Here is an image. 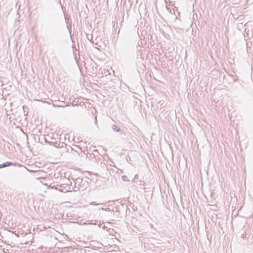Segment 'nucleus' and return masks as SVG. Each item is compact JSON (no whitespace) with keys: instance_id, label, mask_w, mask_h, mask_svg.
I'll return each instance as SVG.
<instances>
[{"instance_id":"6","label":"nucleus","mask_w":253,"mask_h":253,"mask_svg":"<svg viewBox=\"0 0 253 253\" xmlns=\"http://www.w3.org/2000/svg\"><path fill=\"white\" fill-rule=\"evenodd\" d=\"M93 37H92V36L91 35H87V39L92 43H94V41L92 39Z\"/></svg>"},{"instance_id":"2","label":"nucleus","mask_w":253,"mask_h":253,"mask_svg":"<svg viewBox=\"0 0 253 253\" xmlns=\"http://www.w3.org/2000/svg\"><path fill=\"white\" fill-rule=\"evenodd\" d=\"M74 181L75 186L73 188V190L74 191H77L80 189L79 186H80L81 183L82 182L83 179L80 177H78L76 178V180H74Z\"/></svg>"},{"instance_id":"21","label":"nucleus","mask_w":253,"mask_h":253,"mask_svg":"<svg viewBox=\"0 0 253 253\" xmlns=\"http://www.w3.org/2000/svg\"><path fill=\"white\" fill-rule=\"evenodd\" d=\"M56 105H60V103L56 104Z\"/></svg>"},{"instance_id":"1","label":"nucleus","mask_w":253,"mask_h":253,"mask_svg":"<svg viewBox=\"0 0 253 253\" xmlns=\"http://www.w3.org/2000/svg\"><path fill=\"white\" fill-rule=\"evenodd\" d=\"M52 188H54L56 190H59L62 192H67L71 191L70 190V186L68 184V182H66L63 184H57L56 185H53L51 186Z\"/></svg>"},{"instance_id":"20","label":"nucleus","mask_w":253,"mask_h":253,"mask_svg":"<svg viewBox=\"0 0 253 253\" xmlns=\"http://www.w3.org/2000/svg\"><path fill=\"white\" fill-rule=\"evenodd\" d=\"M241 237H243V234H242V236H241Z\"/></svg>"},{"instance_id":"15","label":"nucleus","mask_w":253,"mask_h":253,"mask_svg":"<svg viewBox=\"0 0 253 253\" xmlns=\"http://www.w3.org/2000/svg\"><path fill=\"white\" fill-rule=\"evenodd\" d=\"M51 141H52V142H54V139L53 138H51Z\"/></svg>"},{"instance_id":"9","label":"nucleus","mask_w":253,"mask_h":253,"mask_svg":"<svg viewBox=\"0 0 253 253\" xmlns=\"http://www.w3.org/2000/svg\"><path fill=\"white\" fill-rule=\"evenodd\" d=\"M45 142L47 143H48L49 144H50V145H53V143H54V142H52V141H47L46 140V139H45Z\"/></svg>"},{"instance_id":"17","label":"nucleus","mask_w":253,"mask_h":253,"mask_svg":"<svg viewBox=\"0 0 253 253\" xmlns=\"http://www.w3.org/2000/svg\"><path fill=\"white\" fill-rule=\"evenodd\" d=\"M166 7H167V8L168 9V10H169V9L168 8V7H167V5H166Z\"/></svg>"},{"instance_id":"4","label":"nucleus","mask_w":253,"mask_h":253,"mask_svg":"<svg viewBox=\"0 0 253 253\" xmlns=\"http://www.w3.org/2000/svg\"><path fill=\"white\" fill-rule=\"evenodd\" d=\"M112 128L114 131H116V132L121 131V135H123L124 136L126 135L125 133L124 132H122L121 131V128H120V127H119L116 125H113L112 126Z\"/></svg>"},{"instance_id":"7","label":"nucleus","mask_w":253,"mask_h":253,"mask_svg":"<svg viewBox=\"0 0 253 253\" xmlns=\"http://www.w3.org/2000/svg\"><path fill=\"white\" fill-rule=\"evenodd\" d=\"M122 179L125 181H129V180L128 179V178L126 175H123L122 176Z\"/></svg>"},{"instance_id":"3","label":"nucleus","mask_w":253,"mask_h":253,"mask_svg":"<svg viewBox=\"0 0 253 253\" xmlns=\"http://www.w3.org/2000/svg\"><path fill=\"white\" fill-rule=\"evenodd\" d=\"M14 165L15 164H13L11 162H6L0 165V169Z\"/></svg>"},{"instance_id":"5","label":"nucleus","mask_w":253,"mask_h":253,"mask_svg":"<svg viewBox=\"0 0 253 253\" xmlns=\"http://www.w3.org/2000/svg\"><path fill=\"white\" fill-rule=\"evenodd\" d=\"M64 145L66 144L58 141H55L54 143H53V146L56 148H62L64 146Z\"/></svg>"},{"instance_id":"14","label":"nucleus","mask_w":253,"mask_h":253,"mask_svg":"<svg viewBox=\"0 0 253 253\" xmlns=\"http://www.w3.org/2000/svg\"><path fill=\"white\" fill-rule=\"evenodd\" d=\"M93 44H95L97 45V43L96 42H94V43Z\"/></svg>"},{"instance_id":"19","label":"nucleus","mask_w":253,"mask_h":253,"mask_svg":"<svg viewBox=\"0 0 253 253\" xmlns=\"http://www.w3.org/2000/svg\"><path fill=\"white\" fill-rule=\"evenodd\" d=\"M241 237H243V234H242V236H241Z\"/></svg>"},{"instance_id":"11","label":"nucleus","mask_w":253,"mask_h":253,"mask_svg":"<svg viewBox=\"0 0 253 253\" xmlns=\"http://www.w3.org/2000/svg\"><path fill=\"white\" fill-rule=\"evenodd\" d=\"M101 210H104V211H111V210H110V209L109 208H102Z\"/></svg>"},{"instance_id":"10","label":"nucleus","mask_w":253,"mask_h":253,"mask_svg":"<svg viewBox=\"0 0 253 253\" xmlns=\"http://www.w3.org/2000/svg\"><path fill=\"white\" fill-rule=\"evenodd\" d=\"M91 205H98L100 204V203H96L95 202H92L90 203Z\"/></svg>"},{"instance_id":"18","label":"nucleus","mask_w":253,"mask_h":253,"mask_svg":"<svg viewBox=\"0 0 253 253\" xmlns=\"http://www.w3.org/2000/svg\"><path fill=\"white\" fill-rule=\"evenodd\" d=\"M241 237H243V234H242V236H241Z\"/></svg>"},{"instance_id":"8","label":"nucleus","mask_w":253,"mask_h":253,"mask_svg":"<svg viewBox=\"0 0 253 253\" xmlns=\"http://www.w3.org/2000/svg\"><path fill=\"white\" fill-rule=\"evenodd\" d=\"M64 183L68 182V184H69V186L72 185V182L70 181L69 179L68 178H64Z\"/></svg>"},{"instance_id":"16","label":"nucleus","mask_w":253,"mask_h":253,"mask_svg":"<svg viewBox=\"0 0 253 253\" xmlns=\"http://www.w3.org/2000/svg\"><path fill=\"white\" fill-rule=\"evenodd\" d=\"M61 103L62 104V103L65 104V102H61Z\"/></svg>"},{"instance_id":"13","label":"nucleus","mask_w":253,"mask_h":253,"mask_svg":"<svg viewBox=\"0 0 253 253\" xmlns=\"http://www.w3.org/2000/svg\"><path fill=\"white\" fill-rule=\"evenodd\" d=\"M104 73H108V74H109L108 70H106V71H104Z\"/></svg>"},{"instance_id":"12","label":"nucleus","mask_w":253,"mask_h":253,"mask_svg":"<svg viewBox=\"0 0 253 253\" xmlns=\"http://www.w3.org/2000/svg\"><path fill=\"white\" fill-rule=\"evenodd\" d=\"M55 106H58V107H63L65 106L66 105H64V104H60V105H55Z\"/></svg>"}]
</instances>
